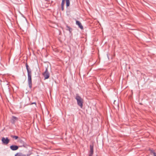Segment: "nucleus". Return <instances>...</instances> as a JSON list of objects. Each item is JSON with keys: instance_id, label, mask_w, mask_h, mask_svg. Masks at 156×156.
Returning <instances> with one entry per match:
<instances>
[{"instance_id": "nucleus-12", "label": "nucleus", "mask_w": 156, "mask_h": 156, "mask_svg": "<svg viewBox=\"0 0 156 156\" xmlns=\"http://www.w3.org/2000/svg\"><path fill=\"white\" fill-rule=\"evenodd\" d=\"M115 103L117 104V105H115L113 106V107H115V106H118L119 107V105L118 103V102L117 101H115L114 102V105L115 104Z\"/></svg>"}, {"instance_id": "nucleus-10", "label": "nucleus", "mask_w": 156, "mask_h": 156, "mask_svg": "<svg viewBox=\"0 0 156 156\" xmlns=\"http://www.w3.org/2000/svg\"><path fill=\"white\" fill-rule=\"evenodd\" d=\"M150 153L151 155L153 156H156V153L154 152V151L150 149Z\"/></svg>"}, {"instance_id": "nucleus-4", "label": "nucleus", "mask_w": 156, "mask_h": 156, "mask_svg": "<svg viewBox=\"0 0 156 156\" xmlns=\"http://www.w3.org/2000/svg\"><path fill=\"white\" fill-rule=\"evenodd\" d=\"M9 140L8 137L5 138L3 137L2 138V141L3 144L5 145L9 143Z\"/></svg>"}, {"instance_id": "nucleus-1", "label": "nucleus", "mask_w": 156, "mask_h": 156, "mask_svg": "<svg viewBox=\"0 0 156 156\" xmlns=\"http://www.w3.org/2000/svg\"><path fill=\"white\" fill-rule=\"evenodd\" d=\"M26 68L28 74V82L29 87L30 89L32 87V73L31 70H29V66L27 63L26 64Z\"/></svg>"}, {"instance_id": "nucleus-14", "label": "nucleus", "mask_w": 156, "mask_h": 156, "mask_svg": "<svg viewBox=\"0 0 156 156\" xmlns=\"http://www.w3.org/2000/svg\"><path fill=\"white\" fill-rule=\"evenodd\" d=\"M12 138L15 139V140L17 139L18 138V136H12Z\"/></svg>"}, {"instance_id": "nucleus-17", "label": "nucleus", "mask_w": 156, "mask_h": 156, "mask_svg": "<svg viewBox=\"0 0 156 156\" xmlns=\"http://www.w3.org/2000/svg\"><path fill=\"white\" fill-rule=\"evenodd\" d=\"M64 6H61V9H62V10L63 11L64 10Z\"/></svg>"}, {"instance_id": "nucleus-15", "label": "nucleus", "mask_w": 156, "mask_h": 156, "mask_svg": "<svg viewBox=\"0 0 156 156\" xmlns=\"http://www.w3.org/2000/svg\"><path fill=\"white\" fill-rule=\"evenodd\" d=\"M65 0H62L61 5V6H64L65 4Z\"/></svg>"}, {"instance_id": "nucleus-11", "label": "nucleus", "mask_w": 156, "mask_h": 156, "mask_svg": "<svg viewBox=\"0 0 156 156\" xmlns=\"http://www.w3.org/2000/svg\"><path fill=\"white\" fill-rule=\"evenodd\" d=\"M66 6L68 7L69 6L70 2L69 0H66Z\"/></svg>"}, {"instance_id": "nucleus-7", "label": "nucleus", "mask_w": 156, "mask_h": 156, "mask_svg": "<svg viewBox=\"0 0 156 156\" xmlns=\"http://www.w3.org/2000/svg\"><path fill=\"white\" fill-rule=\"evenodd\" d=\"M18 119V118L13 116H12V118L11 119V122L12 123L14 124L15 123L16 121H17Z\"/></svg>"}, {"instance_id": "nucleus-8", "label": "nucleus", "mask_w": 156, "mask_h": 156, "mask_svg": "<svg viewBox=\"0 0 156 156\" xmlns=\"http://www.w3.org/2000/svg\"><path fill=\"white\" fill-rule=\"evenodd\" d=\"M19 147L16 145H12L10 147V149L12 151H15L18 149Z\"/></svg>"}, {"instance_id": "nucleus-18", "label": "nucleus", "mask_w": 156, "mask_h": 156, "mask_svg": "<svg viewBox=\"0 0 156 156\" xmlns=\"http://www.w3.org/2000/svg\"><path fill=\"white\" fill-rule=\"evenodd\" d=\"M35 104V105H36V103L35 102L33 103H31V104Z\"/></svg>"}, {"instance_id": "nucleus-19", "label": "nucleus", "mask_w": 156, "mask_h": 156, "mask_svg": "<svg viewBox=\"0 0 156 156\" xmlns=\"http://www.w3.org/2000/svg\"><path fill=\"white\" fill-rule=\"evenodd\" d=\"M30 154H27L26 156H29L30 155Z\"/></svg>"}, {"instance_id": "nucleus-9", "label": "nucleus", "mask_w": 156, "mask_h": 156, "mask_svg": "<svg viewBox=\"0 0 156 156\" xmlns=\"http://www.w3.org/2000/svg\"><path fill=\"white\" fill-rule=\"evenodd\" d=\"M76 24L78 25L79 27L81 29H83V27L82 26L81 23L79 21H76Z\"/></svg>"}, {"instance_id": "nucleus-2", "label": "nucleus", "mask_w": 156, "mask_h": 156, "mask_svg": "<svg viewBox=\"0 0 156 156\" xmlns=\"http://www.w3.org/2000/svg\"><path fill=\"white\" fill-rule=\"evenodd\" d=\"M75 99L77 100L78 105L82 107L83 102V99L78 94H76Z\"/></svg>"}, {"instance_id": "nucleus-3", "label": "nucleus", "mask_w": 156, "mask_h": 156, "mask_svg": "<svg viewBox=\"0 0 156 156\" xmlns=\"http://www.w3.org/2000/svg\"><path fill=\"white\" fill-rule=\"evenodd\" d=\"M43 75L44 77V80L48 79L50 76V74L48 71V68L46 67L45 72L43 73Z\"/></svg>"}, {"instance_id": "nucleus-6", "label": "nucleus", "mask_w": 156, "mask_h": 156, "mask_svg": "<svg viewBox=\"0 0 156 156\" xmlns=\"http://www.w3.org/2000/svg\"><path fill=\"white\" fill-rule=\"evenodd\" d=\"M19 142L20 144L21 145L20 147H26L27 146V144L26 143H25L24 141H23L22 140H20L19 141Z\"/></svg>"}, {"instance_id": "nucleus-5", "label": "nucleus", "mask_w": 156, "mask_h": 156, "mask_svg": "<svg viewBox=\"0 0 156 156\" xmlns=\"http://www.w3.org/2000/svg\"><path fill=\"white\" fill-rule=\"evenodd\" d=\"M94 145L93 144H90V154H89V156H92L93 154H94Z\"/></svg>"}, {"instance_id": "nucleus-16", "label": "nucleus", "mask_w": 156, "mask_h": 156, "mask_svg": "<svg viewBox=\"0 0 156 156\" xmlns=\"http://www.w3.org/2000/svg\"><path fill=\"white\" fill-rule=\"evenodd\" d=\"M67 27L68 28V29L69 30V31L70 32H71V30H72V28H70V27H69V26H67Z\"/></svg>"}, {"instance_id": "nucleus-13", "label": "nucleus", "mask_w": 156, "mask_h": 156, "mask_svg": "<svg viewBox=\"0 0 156 156\" xmlns=\"http://www.w3.org/2000/svg\"><path fill=\"white\" fill-rule=\"evenodd\" d=\"M15 156H26V155L22 154H18L17 153L15 155Z\"/></svg>"}]
</instances>
